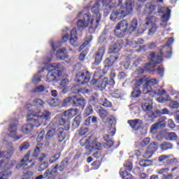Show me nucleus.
I'll list each match as a JSON object with an SVG mask.
<instances>
[{"label":"nucleus","mask_w":179,"mask_h":179,"mask_svg":"<svg viewBox=\"0 0 179 179\" xmlns=\"http://www.w3.org/2000/svg\"><path fill=\"white\" fill-rule=\"evenodd\" d=\"M50 120L51 113L50 111H45L42 113L39 109H34L31 113H27V121L30 122V124L27 123L23 124L21 131L24 135H29L34 129V127L38 128L43 122L46 124Z\"/></svg>","instance_id":"nucleus-1"},{"label":"nucleus","mask_w":179,"mask_h":179,"mask_svg":"<svg viewBox=\"0 0 179 179\" xmlns=\"http://www.w3.org/2000/svg\"><path fill=\"white\" fill-rule=\"evenodd\" d=\"M124 0H118L117 6L114 9L110 15V20L115 22L124 19L128 15H131L134 12V7L135 6V0H126L124 6L122 5Z\"/></svg>","instance_id":"nucleus-2"},{"label":"nucleus","mask_w":179,"mask_h":179,"mask_svg":"<svg viewBox=\"0 0 179 179\" xmlns=\"http://www.w3.org/2000/svg\"><path fill=\"white\" fill-rule=\"evenodd\" d=\"M157 85V80L155 78H146V77L140 78L136 80L134 85L131 96L134 99H138L142 94H148L149 92L152 90V86ZM142 89V91L141 90Z\"/></svg>","instance_id":"nucleus-3"},{"label":"nucleus","mask_w":179,"mask_h":179,"mask_svg":"<svg viewBox=\"0 0 179 179\" xmlns=\"http://www.w3.org/2000/svg\"><path fill=\"white\" fill-rule=\"evenodd\" d=\"M65 71V67L61 63H55L51 65L50 69L48 70L46 76V82H59L62 76V72Z\"/></svg>","instance_id":"nucleus-4"},{"label":"nucleus","mask_w":179,"mask_h":179,"mask_svg":"<svg viewBox=\"0 0 179 179\" xmlns=\"http://www.w3.org/2000/svg\"><path fill=\"white\" fill-rule=\"evenodd\" d=\"M87 102L83 96L79 97L78 95H69L62 103V107H80L81 110H85Z\"/></svg>","instance_id":"nucleus-5"},{"label":"nucleus","mask_w":179,"mask_h":179,"mask_svg":"<svg viewBox=\"0 0 179 179\" xmlns=\"http://www.w3.org/2000/svg\"><path fill=\"white\" fill-rule=\"evenodd\" d=\"M90 143V139H85V137L80 140V145L81 146H85L86 150H89V152H85V156H89L92 153V150H103V144L97 141V138H95Z\"/></svg>","instance_id":"nucleus-6"},{"label":"nucleus","mask_w":179,"mask_h":179,"mask_svg":"<svg viewBox=\"0 0 179 179\" xmlns=\"http://www.w3.org/2000/svg\"><path fill=\"white\" fill-rule=\"evenodd\" d=\"M30 155H31V150H28L27 154L24 156V158L21 159L20 163H17L16 161H9L6 165L5 169L6 170H10L15 166V170H20V169H24L27 166L28 163H31L33 160L30 159Z\"/></svg>","instance_id":"nucleus-7"},{"label":"nucleus","mask_w":179,"mask_h":179,"mask_svg":"<svg viewBox=\"0 0 179 179\" xmlns=\"http://www.w3.org/2000/svg\"><path fill=\"white\" fill-rule=\"evenodd\" d=\"M124 47V41L119 40L115 44L111 45L109 48V54H110L108 57L110 61H113V63H116L118 59H120V51H121V48Z\"/></svg>","instance_id":"nucleus-8"},{"label":"nucleus","mask_w":179,"mask_h":179,"mask_svg":"<svg viewBox=\"0 0 179 179\" xmlns=\"http://www.w3.org/2000/svg\"><path fill=\"white\" fill-rule=\"evenodd\" d=\"M101 77H95L94 74V78L91 80V85H96L98 83L97 87L100 90H104L107 86H114L115 85V81L113 78H104L103 80V75L100 74Z\"/></svg>","instance_id":"nucleus-9"},{"label":"nucleus","mask_w":179,"mask_h":179,"mask_svg":"<svg viewBox=\"0 0 179 179\" xmlns=\"http://www.w3.org/2000/svg\"><path fill=\"white\" fill-rule=\"evenodd\" d=\"M128 24L127 20H123L117 23L114 29L115 36L119 38L125 37V33L128 31Z\"/></svg>","instance_id":"nucleus-10"},{"label":"nucleus","mask_w":179,"mask_h":179,"mask_svg":"<svg viewBox=\"0 0 179 179\" xmlns=\"http://www.w3.org/2000/svg\"><path fill=\"white\" fill-rule=\"evenodd\" d=\"M55 125L58 127H64L65 131L71 129V122L65 117L64 115H57L54 118Z\"/></svg>","instance_id":"nucleus-11"},{"label":"nucleus","mask_w":179,"mask_h":179,"mask_svg":"<svg viewBox=\"0 0 179 179\" xmlns=\"http://www.w3.org/2000/svg\"><path fill=\"white\" fill-rule=\"evenodd\" d=\"M167 117L166 116L161 117L158 119V121L153 124L150 127V132L153 135L157 134L159 129H164L167 126Z\"/></svg>","instance_id":"nucleus-12"},{"label":"nucleus","mask_w":179,"mask_h":179,"mask_svg":"<svg viewBox=\"0 0 179 179\" xmlns=\"http://www.w3.org/2000/svg\"><path fill=\"white\" fill-rule=\"evenodd\" d=\"M92 73L89 71L84 70L83 71L78 72L76 76V82L80 85H85L90 82Z\"/></svg>","instance_id":"nucleus-13"},{"label":"nucleus","mask_w":179,"mask_h":179,"mask_svg":"<svg viewBox=\"0 0 179 179\" xmlns=\"http://www.w3.org/2000/svg\"><path fill=\"white\" fill-rule=\"evenodd\" d=\"M69 164V160L68 158H64L59 164H56L55 166L50 170V174L54 177L55 179V177H57V175L58 174V170L59 171H64L66 167H68V164Z\"/></svg>","instance_id":"nucleus-14"},{"label":"nucleus","mask_w":179,"mask_h":179,"mask_svg":"<svg viewBox=\"0 0 179 179\" xmlns=\"http://www.w3.org/2000/svg\"><path fill=\"white\" fill-rule=\"evenodd\" d=\"M114 62L111 60L109 57L106 58L103 62L104 68L102 70H99V71H96L94 73V77L95 78H101V73H103V75H106L107 72H108V70L110 68L112 67L113 65H114Z\"/></svg>","instance_id":"nucleus-15"},{"label":"nucleus","mask_w":179,"mask_h":179,"mask_svg":"<svg viewBox=\"0 0 179 179\" xmlns=\"http://www.w3.org/2000/svg\"><path fill=\"white\" fill-rule=\"evenodd\" d=\"M91 12L93 13V17H94L96 22L94 27H98L100 20H101V14H100V3L99 1H96L94 6L91 8Z\"/></svg>","instance_id":"nucleus-16"},{"label":"nucleus","mask_w":179,"mask_h":179,"mask_svg":"<svg viewBox=\"0 0 179 179\" xmlns=\"http://www.w3.org/2000/svg\"><path fill=\"white\" fill-rule=\"evenodd\" d=\"M105 54L106 46L99 47L98 50L94 55V62H93V65L97 66L99 64H101V61H103V57H104Z\"/></svg>","instance_id":"nucleus-17"},{"label":"nucleus","mask_w":179,"mask_h":179,"mask_svg":"<svg viewBox=\"0 0 179 179\" xmlns=\"http://www.w3.org/2000/svg\"><path fill=\"white\" fill-rule=\"evenodd\" d=\"M158 5H153L151 3H147L144 6L143 15L149 16V15H157Z\"/></svg>","instance_id":"nucleus-18"},{"label":"nucleus","mask_w":179,"mask_h":179,"mask_svg":"<svg viewBox=\"0 0 179 179\" xmlns=\"http://www.w3.org/2000/svg\"><path fill=\"white\" fill-rule=\"evenodd\" d=\"M127 124H129L133 131H138L143 129V127H142L143 122L139 119L129 120L127 121Z\"/></svg>","instance_id":"nucleus-19"},{"label":"nucleus","mask_w":179,"mask_h":179,"mask_svg":"<svg viewBox=\"0 0 179 179\" xmlns=\"http://www.w3.org/2000/svg\"><path fill=\"white\" fill-rule=\"evenodd\" d=\"M150 63L148 65H159L163 62V56L156 55V53L151 52L149 55Z\"/></svg>","instance_id":"nucleus-20"},{"label":"nucleus","mask_w":179,"mask_h":179,"mask_svg":"<svg viewBox=\"0 0 179 179\" xmlns=\"http://www.w3.org/2000/svg\"><path fill=\"white\" fill-rule=\"evenodd\" d=\"M90 19H92V15L90 14V13H87L84 14L83 15V21H85L86 23H87L88 24H91V27H90V29H97V27H95L94 26H96V18L94 17V16H92V19L90 20Z\"/></svg>","instance_id":"nucleus-21"},{"label":"nucleus","mask_w":179,"mask_h":179,"mask_svg":"<svg viewBox=\"0 0 179 179\" xmlns=\"http://www.w3.org/2000/svg\"><path fill=\"white\" fill-rule=\"evenodd\" d=\"M71 93L73 94H86L87 93H89V90L80 87L79 85H74L72 86L71 89Z\"/></svg>","instance_id":"nucleus-22"},{"label":"nucleus","mask_w":179,"mask_h":179,"mask_svg":"<svg viewBox=\"0 0 179 179\" xmlns=\"http://www.w3.org/2000/svg\"><path fill=\"white\" fill-rule=\"evenodd\" d=\"M78 113H79V109L78 108H70L65 110L63 113V115L65 117V118H66L67 120L69 121V120H72L73 117L78 115Z\"/></svg>","instance_id":"nucleus-23"},{"label":"nucleus","mask_w":179,"mask_h":179,"mask_svg":"<svg viewBox=\"0 0 179 179\" xmlns=\"http://www.w3.org/2000/svg\"><path fill=\"white\" fill-rule=\"evenodd\" d=\"M70 44L73 47H78L79 42H78V31L76 28H73L70 34Z\"/></svg>","instance_id":"nucleus-24"},{"label":"nucleus","mask_w":179,"mask_h":179,"mask_svg":"<svg viewBox=\"0 0 179 179\" xmlns=\"http://www.w3.org/2000/svg\"><path fill=\"white\" fill-rule=\"evenodd\" d=\"M17 125H19V121L15 120L14 123L10 124L8 127V131L10 132L9 136L15 138L17 134Z\"/></svg>","instance_id":"nucleus-25"},{"label":"nucleus","mask_w":179,"mask_h":179,"mask_svg":"<svg viewBox=\"0 0 179 179\" xmlns=\"http://www.w3.org/2000/svg\"><path fill=\"white\" fill-rule=\"evenodd\" d=\"M56 57L57 59H60V61H64V59H68L69 58V55L66 52V48H63L59 49L57 53Z\"/></svg>","instance_id":"nucleus-26"},{"label":"nucleus","mask_w":179,"mask_h":179,"mask_svg":"<svg viewBox=\"0 0 179 179\" xmlns=\"http://www.w3.org/2000/svg\"><path fill=\"white\" fill-rule=\"evenodd\" d=\"M56 135L58 142H64L65 138H66V133L65 132V129L59 127L56 131Z\"/></svg>","instance_id":"nucleus-27"},{"label":"nucleus","mask_w":179,"mask_h":179,"mask_svg":"<svg viewBox=\"0 0 179 179\" xmlns=\"http://www.w3.org/2000/svg\"><path fill=\"white\" fill-rule=\"evenodd\" d=\"M55 134H57V130L54 128H52L47 131L46 135L45 136V139L47 141L45 143V146H46V148L50 145V142L48 141H51V139H52L55 136Z\"/></svg>","instance_id":"nucleus-28"},{"label":"nucleus","mask_w":179,"mask_h":179,"mask_svg":"<svg viewBox=\"0 0 179 179\" xmlns=\"http://www.w3.org/2000/svg\"><path fill=\"white\" fill-rule=\"evenodd\" d=\"M159 54L164 55V57H166V58H170L172 54L171 48L167 45L163 46L159 50Z\"/></svg>","instance_id":"nucleus-29"},{"label":"nucleus","mask_w":179,"mask_h":179,"mask_svg":"<svg viewBox=\"0 0 179 179\" xmlns=\"http://www.w3.org/2000/svg\"><path fill=\"white\" fill-rule=\"evenodd\" d=\"M138 29V19L137 18H134L131 22L130 25L127 26V33H134V31H136V29Z\"/></svg>","instance_id":"nucleus-30"},{"label":"nucleus","mask_w":179,"mask_h":179,"mask_svg":"<svg viewBox=\"0 0 179 179\" xmlns=\"http://www.w3.org/2000/svg\"><path fill=\"white\" fill-rule=\"evenodd\" d=\"M13 153H15V150L13 148H11L10 150H8V151H1L0 152V159H6L7 160H10V157L13 155Z\"/></svg>","instance_id":"nucleus-31"},{"label":"nucleus","mask_w":179,"mask_h":179,"mask_svg":"<svg viewBox=\"0 0 179 179\" xmlns=\"http://www.w3.org/2000/svg\"><path fill=\"white\" fill-rule=\"evenodd\" d=\"M58 88L60 89L61 92L63 93V94H65L68 92V80L63 79L62 80L60 84L58 86Z\"/></svg>","instance_id":"nucleus-32"},{"label":"nucleus","mask_w":179,"mask_h":179,"mask_svg":"<svg viewBox=\"0 0 179 179\" xmlns=\"http://www.w3.org/2000/svg\"><path fill=\"white\" fill-rule=\"evenodd\" d=\"M166 92L164 90H153L151 86V90L148 92V94L150 97H156V96H163L166 94Z\"/></svg>","instance_id":"nucleus-33"},{"label":"nucleus","mask_w":179,"mask_h":179,"mask_svg":"<svg viewBox=\"0 0 179 179\" xmlns=\"http://www.w3.org/2000/svg\"><path fill=\"white\" fill-rule=\"evenodd\" d=\"M55 179L54 176L51 173L50 169H47L43 175H40L35 178V179Z\"/></svg>","instance_id":"nucleus-34"},{"label":"nucleus","mask_w":179,"mask_h":179,"mask_svg":"<svg viewBox=\"0 0 179 179\" xmlns=\"http://www.w3.org/2000/svg\"><path fill=\"white\" fill-rule=\"evenodd\" d=\"M81 122H82V117L80 115H77L73 120V123L71 125L73 129H76L79 128Z\"/></svg>","instance_id":"nucleus-35"},{"label":"nucleus","mask_w":179,"mask_h":179,"mask_svg":"<svg viewBox=\"0 0 179 179\" xmlns=\"http://www.w3.org/2000/svg\"><path fill=\"white\" fill-rule=\"evenodd\" d=\"M166 114H169V110L167 108H163L161 110H155L152 113V116L154 118H159V117H162V115H165Z\"/></svg>","instance_id":"nucleus-36"},{"label":"nucleus","mask_w":179,"mask_h":179,"mask_svg":"<svg viewBox=\"0 0 179 179\" xmlns=\"http://www.w3.org/2000/svg\"><path fill=\"white\" fill-rule=\"evenodd\" d=\"M142 108L144 111H150L153 108V106H152V100L150 99L146 100Z\"/></svg>","instance_id":"nucleus-37"},{"label":"nucleus","mask_w":179,"mask_h":179,"mask_svg":"<svg viewBox=\"0 0 179 179\" xmlns=\"http://www.w3.org/2000/svg\"><path fill=\"white\" fill-rule=\"evenodd\" d=\"M120 176L122 179H132V174L129 173L127 171H122L120 169Z\"/></svg>","instance_id":"nucleus-38"},{"label":"nucleus","mask_w":179,"mask_h":179,"mask_svg":"<svg viewBox=\"0 0 179 179\" xmlns=\"http://www.w3.org/2000/svg\"><path fill=\"white\" fill-rule=\"evenodd\" d=\"M160 148L162 149V150L164 151V150H169L170 149H173V144H171V143H169L167 141H164V143H162L160 145Z\"/></svg>","instance_id":"nucleus-39"},{"label":"nucleus","mask_w":179,"mask_h":179,"mask_svg":"<svg viewBox=\"0 0 179 179\" xmlns=\"http://www.w3.org/2000/svg\"><path fill=\"white\" fill-rule=\"evenodd\" d=\"M157 7L158 8H157V13H158L159 15H161L162 13L164 15V13H167L168 12H171V10L169 9V8L167 7H162L160 5H158Z\"/></svg>","instance_id":"nucleus-40"},{"label":"nucleus","mask_w":179,"mask_h":179,"mask_svg":"<svg viewBox=\"0 0 179 179\" xmlns=\"http://www.w3.org/2000/svg\"><path fill=\"white\" fill-rule=\"evenodd\" d=\"M157 149H159V145L155 141L151 143L148 148V150L153 154L157 150Z\"/></svg>","instance_id":"nucleus-41"},{"label":"nucleus","mask_w":179,"mask_h":179,"mask_svg":"<svg viewBox=\"0 0 179 179\" xmlns=\"http://www.w3.org/2000/svg\"><path fill=\"white\" fill-rule=\"evenodd\" d=\"M45 91V86L44 85H38L34 88L31 93H43V92Z\"/></svg>","instance_id":"nucleus-42"},{"label":"nucleus","mask_w":179,"mask_h":179,"mask_svg":"<svg viewBox=\"0 0 179 179\" xmlns=\"http://www.w3.org/2000/svg\"><path fill=\"white\" fill-rule=\"evenodd\" d=\"M97 113L102 120H104L107 117V115H108V112H107L103 108H100L99 109H98Z\"/></svg>","instance_id":"nucleus-43"},{"label":"nucleus","mask_w":179,"mask_h":179,"mask_svg":"<svg viewBox=\"0 0 179 179\" xmlns=\"http://www.w3.org/2000/svg\"><path fill=\"white\" fill-rule=\"evenodd\" d=\"M124 171H131L132 169H134V165H132V162L129 160H127L124 164Z\"/></svg>","instance_id":"nucleus-44"},{"label":"nucleus","mask_w":179,"mask_h":179,"mask_svg":"<svg viewBox=\"0 0 179 179\" xmlns=\"http://www.w3.org/2000/svg\"><path fill=\"white\" fill-rule=\"evenodd\" d=\"M169 171H170V168L167 167L157 169L156 173L157 174H159V176H162V177H164L167 174V173H169Z\"/></svg>","instance_id":"nucleus-45"},{"label":"nucleus","mask_w":179,"mask_h":179,"mask_svg":"<svg viewBox=\"0 0 179 179\" xmlns=\"http://www.w3.org/2000/svg\"><path fill=\"white\" fill-rule=\"evenodd\" d=\"M110 96L114 99H121L122 97V92L120 90H116L110 94Z\"/></svg>","instance_id":"nucleus-46"},{"label":"nucleus","mask_w":179,"mask_h":179,"mask_svg":"<svg viewBox=\"0 0 179 179\" xmlns=\"http://www.w3.org/2000/svg\"><path fill=\"white\" fill-rule=\"evenodd\" d=\"M57 101H58V99L55 98H49L47 100V103L50 106V107H57V106H58V103H57Z\"/></svg>","instance_id":"nucleus-47"},{"label":"nucleus","mask_w":179,"mask_h":179,"mask_svg":"<svg viewBox=\"0 0 179 179\" xmlns=\"http://www.w3.org/2000/svg\"><path fill=\"white\" fill-rule=\"evenodd\" d=\"M87 132H89V127L84 126V127H82L78 130V135L80 136H85V135H86V134H87Z\"/></svg>","instance_id":"nucleus-48"},{"label":"nucleus","mask_w":179,"mask_h":179,"mask_svg":"<svg viewBox=\"0 0 179 179\" xmlns=\"http://www.w3.org/2000/svg\"><path fill=\"white\" fill-rule=\"evenodd\" d=\"M41 152V150L40 149V147L36 146L35 149L34 150V152L32 153V157L35 159L37 160L38 159V156Z\"/></svg>","instance_id":"nucleus-49"},{"label":"nucleus","mask_w":179,"mask_h":179,"mask_svg":"<svg viewBox=\"0 0 179 179\" xmlns=\"http://www.w3.org/2000/svg\"><path fill=\"white\" fill-rule=\"evenodd\" d=\"M92 40H93V36H90L87 38V40H86L80 46V50H83L84 48H86L87 45H89L90 43L92 42Z\"/></svg>","instance_id":"nucleus-50"},{"label":"nucleus","mask_w":179,"mask_h":179,"mask_svg":"<svg viewBox=\"0 0 179 179\" xmlns=\"http://www.w3.org/2000/svg\"><path fill=\"white\" fill-rule=\"evenodd\" d=\"M77 26L79 30H80V29H85V27H87L89 24L83 21V20H78L77 22Z\"/></svg>","instance_id":"nucleus-51"},{"label":"nucleus","mask_w":179,"mask_h":179,"mask_svg":"<svg viewBox=\"0 0 179 179\" xmlns=\"http://www.w3.org/2000/svg\"><path fill=\"white\" fill-rule=\"evenodd\" d=\"M91 114H93V107H92V105H89L85 109L84 115L85 117H89V115H91Z\"/></svg>","instance_id":"nucleus-52"},{"label":"nucleus","mask_w":179,"mask_h":179,"mask_svg":"<svg viewBox=\"0 0 179 179\" xmlns=\"http://www.w3.org/2000/svg\"><path fill=\"white\" fill-rule=\"evenodd\" d=\"M150 143V138L146 137L139 144L140 148H145V146H148L149 143Z\"/></svg>","instance_id":"nucleus-53"},{"label":"nucleus","mask_w":179,"mask_h":179,"mask_svg":"<svg viewBox=\"0 0 179 179\" xmlns=\"http://www.w3.org/2000/svg\"><path fill=\"white\" fill-rule=\"evenodd\" d=\"M168 141H177L178 136L175 132H170L168 134L167 136Z\"/></svg>","instance_id":"nucleus-54"},{"label":"nucleus","mask_w":179,"mask_h":179,"mask_svg":"<svg viewBox=\"0 0 179 179\" xmlns=\"http://www.w3.org/2000/svg\"><path fill=\"white\" fill-rule=\"evenodd\" d=\"M139 165L141 167H149L150 166V160L143 159L139 162Z\"/></svg>","instance_id":"nucleus-55"},{"label":"nucleus","mask_w":179,"mask_h":179,"mask_svg":"<svg viewBox=\"0 0 179 179\" xmlns=\"http://www.w3.org/2000/svg\"><path fill=\"white\" fill-rule=\"evenodd\" d=\"M156 31H157V25L156 24H153L151 28L148 30V36H153Z\"/></svg>","instance_id":"nucleus-56"},{"label":"nucleus","mask_w":179,"mask_h":179,"mask_svg":"<svg viewBox=\"0 0 179 179\" xmlns=\"http://www.w3.org/2000/svg\"><path fill=\"white\" fill-rule=\"evenodd\" d=\"M48 166H50V164H48V162H42L39 166H38V171H44V170H45L46 169H48Z\"/></svg>","instance_id":"nucleus-57"},{"label":"nucleus","mask_w":179,"mask_h":179,"mask_svg":"<svg viewBox=\"0 0 179 179\" xmlns=\"http://www.w3.org/2000/svg\"><path fill=\"white\" fill-rule=\"evenodd\" d=\"M34 173L31 171H27L22 175V179H30L33 177Z\"/></svg>","instance_id":"nucleus-58"},{"label":"nucleus","mask_w":179,"mask_h":179,"mask_svg":"<svg viewBox=\"0 0 179 179\" xmlns=\"http://www.w3.org/2000/svg\"><path fill=\"white\" fill-rule=\"evenodd\" d=\"M146 22L144 24L145 26H149L152 23L153 20H156V17L155 16H148L145 18Z\"/></svg>","instance_id":"nucleus-59"},{"label":"nucleus","mask_w":179,"mask_h":179,"mask_svg":"<svg viewBox=\"0 0 179 179\" xmlns=\"http://www.w3.org/2000/svg\"><path fill=\"white\" fill-rule=\"evenodd\" d=\"M29 148H30V144L27 142H24L20 145L19 149L20 152H23V150H27Z\"/></svg>","instance_id":"nucleus-60"},{"label":"nucleus","mask_w":179,"mask_h":179,"mask_svg":"<svg viewBox=\"0 0 179 179\" xmlns=\"http://www.w3.org/2000/svg\"><path fill=\"white\" fill-rule=\"evenodd\" d=\"M59 157H61V155L59 153L55 154L52 157L50 158L49 163L50 164H52V163H55V161L58 160Z\"/></svg>","instance_id":"nucleus-61"},{"label":"nucleus","mask_w":179,"mask_h":179,"mask_svg":"<svg viewBox=\"0 0 179 179\" xmlns=\"http://www.w3.org/2000/svg\"><path fill=\"white\" fill-rule=\"evenodd\" d=\"M157 72L159 76L163 78L164 75V66H163L162 64L159 65L157 69Z\"/></svg>","instance_id":"nucleus-62"},{"label":"nucleus","mask_w":179,"mask_h":179,"mask_svg":"<svg viewBox=\"0 0 179 179\" xmlns=\"http://www.w3.org/2000/svg\"><path fill=\"white\" fill-rule=\"evenodd\" d=\"M86 55H87V50H83L78 57L79 61H85V59L86 58Z\"/></svg>","instance_id":"nucleus-63"},{"label":"nucleus","mask_w":179,"mask_h":179,"mask_svg":"<svg viewBox=\"0 0 179 179\" xmlns=\"http://www.w3.org/2000/svg\"><path fill=\"white\" fill-rule=\"evenodd\" d=\"M171 13V11H168L167 13L163 14L162 19L163 22H169L170 20V15Z\"/></svg>","instance_id":"nucleus-64"}]
</instances>
